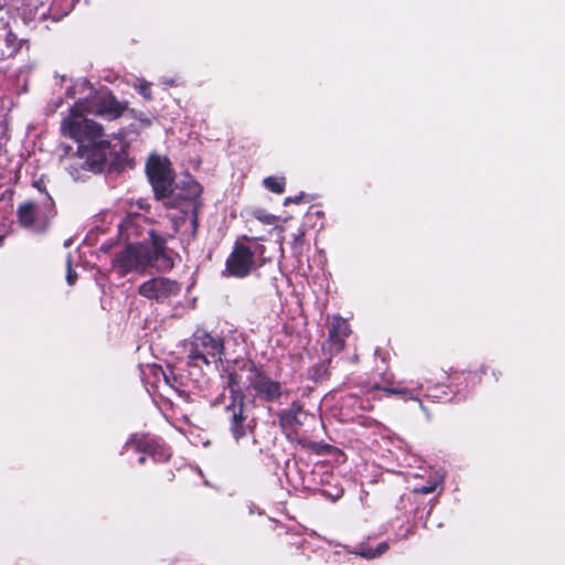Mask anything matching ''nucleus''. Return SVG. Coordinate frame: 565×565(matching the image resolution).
Wrapping results in <instances>:
<instances>
[{"label": "nucleus", "mask_w": 565, "mask_h": 565, "mask_svg": "<svg viewBox=\"0 0 565 565\" xmlns=\"http://www.w3.org/2000/svg\"><path fill=\"white\" fill-rule=\"evenodd\" d=\"M387 550H388V543L382 542L376 546L375 550L371 548L366 544H360L351 553L359 555L361 557H364L366 559H372V558H376V557L383 555Z\"/></svg>", "instance_id": "obj_20"}, {"label": "nucleus", "mask_w": 565, "mask_h": 565, "mask_svg": "<svg viewBox=\"0 0 565 565\" xmlns=\"http://www.w3.org/2000/svg\"><path fill=\"white\" fill-rule=\"evenodd\" d=\"M67 98L82 97L84 111L107 119L118 118L125 107L108 92H98L85 78H79L66 89Z\"/></svg>", "instance_id": "obj_3"}, {"label": "nucleus", "mask_w": 565, "mask_h": 565, "mask_svg": "<svg viewBox=\"0 0 565 565\" xmlns=\"http://www.w3.org/2000/svg\"><path fill=\"white\" fill-rule=\"evenodd\" d=\"M409 384L411 385L407 386L404 385L403 382H399L395 385L388 377H383L382 384L363 385L361 387V392L365 395V397H360L354 394H348L343 396L342 407L352 409H372L373 404L371 399H375L377 391H384L388 394L399 395L405 401H420L419 396L424 393L423 383H414L412 381Z\"/></svg>", "instance_id": "obj_4"}, {"label": "nucleus", "mask_w": 565, "mask_h": 565, "mask_svg": "<svg viewBox=\"0 0 565 565\" xmlns=\"http://www.w3.org/2000/svg\"><path fill=\"white\" fill-rule=\"evenodd\" d=\"M247 372V382L255 395L266 402H274L282 395L280 382L269 377L264 371L256 367L253 363H244Z\"/></svg>", "instance_id": "obj_12"}, {"label": "nucleus", "mask_w": 565, "mask_h": 565, "mask_svg": "<svg viewBox=\"0 0 565 565\" xmlns=\"http://www.w3.org/2000/svg\"><path fill=\"white\" fill-rule=\"evenodd\" d=\"M111 248V244L103 243L100 245V250L107 253Z\"/></svg>", "instance_id": "obj_31"}, {"label": "nucleus", "mask_w": 565, "mask_h": 565, "mask_svg": "<svg viewBox=\"0 0 565 565\" xmlns=\"http://www.w3.org/2000/svg\"><path fill=\"white\" fill-rule=\"evenodd\" d=\"M425 396H427V397H431V398H437V397H438L437 395L431 394V393H429V392H426V393H425Z\"/></svg>", "instance_id": "obj_33"}, {"label": "nucleus", "mask_w": 565, "mask_h": 565, "mask_svg": "<svg viewBox=\"0 0 565 565\" xmlns=\"http://www.w3.org/2000/svg\"><path fill=\"white\" fill-rule=\"evenodd\" d=\"M151 84L145 79H137V82L134 84V87L138 90V93L147 100L152 99L151 94Z\"/></svg>", "instance_id": "obj_24"}, {"label": "nucleus", "mask_w": 565, "mask_h": 565, "mask_svg": "<svg viewBox=\"0 0 565 565\" xmlns=\"http://www.w3.org/2000/svg\"><path fill=\"white\" fill-rule=\"evenodd\" d=\"M279 425L286 433L288 438H292L298 434L299 428L305 425L309 418V414L303 411L299 402H292L289 407L282 409L278 414Z\"/></svg>", "instance_id": "obj_15"}, {"label": "nucleus", "mask_w": 565, "mask_h": 565, "mask_svg": "<svg viewBox=\"0 0 565 565\" xmlns=\"http://www.w3.org/2000/svg\"><path fill=\"white\" fill-rule=\"evenodd\" d=\"M148 179L152 185L157 199L167 200L166 205L177 206L180 205L181 212L185 215L184 206L190 210V225L192 227L191 236H195L198 226V216L195 212V199L201 193V185L191 177H186L183 181L184 188L179 191L173 188V175L170 168V161L167 158L159 156H151L146 164Z\"/></svg>", "instance_id": "obj_1"}, {"label": "nucleus", "mask_w": 565, "mask_h": 565, "mask_svg": "<svg viewBox=\"0 0 565 565\" xmlns=\"http://www.w3.org/2000/svg\"><path fill=\"white\" fill-rule=\"evenodd\" d=\"M188 363L193 366L217 365L224 355V340L198 329L184 344Z\"/></svg>", "instance_id": "obj_7"}, {"label": "nucleus", "mask_w": 565, "mask_h": 565, "mask_svg": "<svg viewBox=\"0 0 565 565\" xmlns=\"http://www.w3.org/2000/svg\"><path fill=\"white\" fill-rule=\"evenodd\" d=\"M110 141L100 138L86 145L78 146L77 158L82 160L81 169L99 172L104 169L108 159L115 154Z\"/></svg>", "instance_id": "obj_11"}, {"label": "nucleus", "mask_w": 565, "mask_h": 565, "mask_svg": "<svg viewBox=\"0 0 565 565\" xmlns=\"http://www.w3.org/2000/svg\"><path fill=\"white\" fill-rule=\"evenodd\" d=\"M263 184L273 193L281 194L285 191L286 179L284 177L270 175L264 179Z\"/></svg>", "instance_id": "obj_22"}, {"label": "nucleus", "mask_w": 565, "mask_h": 565, "mask_svg": "<svg viewBox=\"0 0 565 565\" xmlns=\"http://www.w3.org/2000/svg\"><path fill=\"white\" fill-rule=\"evenodd\" d=\"M138 291L142 297L160 302L177 296L180 285L166 277H154L141 284Z\"/></svg>", "instance_id": "obj_14"}, {"label": "nucleus", "mask_w": 565, "mask_h": 565, "mask_svg": "<svg viewBox=\"0 0 565 565\" xmlns=\"http://www.w3.org/2000/svg\"><path fill=\"white\" fill-rule=\"evenodd\" d=\"M265 252L259 238L243 236L226 259V270L231 276L246 277L266 263Z\"/></svg>", "instance_id": "obj_5"}, {"label": "nucleus", "mask_w": 565, "mask_h": 565, "mask_svg": "<svg viewBox=\"0 0 565 565\" xmlns=\"http://www.w3.org/2000/svg\"><path fill=\"white\" fill-rule=\"evenodd\" d=\"M84 111L82 97L70 109V115L61 122L62 135L74 139L78 146L86 145L100 138L102 126L92 119Z\"/></svg>", "instance_id": "obj_8"}, {"label": "nucleus", "mask_w": 565, "mask_h": 565, "mask_svg": "<svg viewBox=\"0 0 565 565\" xmlns=\"http://www.w3.org/2000/svg\"><path fill=\"white\" fill-rule=\"evenodd\" d=\"M300 199H301L300 196H295L294 199H291V198H287V199H286V204H287L288 202L299 203V202H300Z\"/></svg>", "instance_id": "obj_32"}, {"label": "nucleus", "mask_w": 565, "mask_h": 565, "mask_svg": "<svg viewBox=\"0 0 565 565\" xmlns=\"http://www.w3.org/2000/svg\"><path fill=\"white\" fill-rule=\"evenodd\" d=\"M252 215L258 220L259 222L264 223V224H267V225H273L277 222L278 217L274 214H270L268 212H266L265 210L263 209H255L253 212H252Z\"/></svg>", "instance_id": "obj_23"}, {"label": "nucleus", "mask_w": 565, "mask_h": 565, "mask_svg": "<svg viewBox=\"0 0 565 565\" xmlns=\"http://www.w3.org/2000/svg\"><path fill=\"white\" fill-rule=\"evenodd\" d=\"M171 218L173 220V223H174V231L178 232L179 231V227H180V221L182 220L183 221V216L179 217L177 215H172Z\"/></svg>", "instance_id": "obj_29"}, {"label": "nucleus", "mask_w": 565, "mask_h": 565, "mask_svg": "<svg viewBox=\"0 0 565 565\" xmlns=\"http://www.w3.org/2000/svg\"><path fill=\"white\" fill-rule=\"evenodd\" d=\"M25 40L19 39L9 28L0 29V61L17 55Z\"/></svg>", "instance_id": "obj_17"}, {"label": "nucleus", "mask_w": 565, "mask_h": 565, "mask_svg": "<svg viewBox=\"0 0 565 565\" xmlns=\"http://www.w3.org/2000/svg\"><path fill=\"white\" fill-rule=\"evenodd\" d=\"M129 450L148 454L157 462L167 461L171 457V451L166 445L146 434L131 435L124 446V451Z\"/></svg>", "instance_id": "obj_13"}, {"label": "nucleus", "mask_w": 565, "mask_h": 565, "mask_svg": "<svg viewBox=\"0 0 565 565\" xmlns=\"http://www.w3.org/2000/svg\"><path fill=\"white\" fill-rule=\"evenodd\" d=\"M167 383L164 390L170 388L175 391L179 395H188L190 393V383L188 379L181 373H177L174 369L168 367Z\"/></svg>", "instance_id": "obj_19"}, {"label": "nucleus", "mask_w": 565, "mask_h": 565, "mask_svg": "<svg viewBox=\"0 0 565 565\" xmlns=\"http://www.w3.org/2000/svg\"><path fill=\"white\" fill-rule=\"evenodd\" d=\"M226 386L231 394V402L225 405L228 431L236 445H242L243 441H250L254 445L256 443L254 438L255 420L246 413L241 376L235 372H228Z\"/></svg>", "instance_id": "obj_2"}, {"label": "nucleus", "mask_w": 565, "mask_h": 565, "mask_svg": "<svg viewBox=\"0 0 565 565\" xmlns=\"http://www.w3.org/2000/svg\"><path fill=\"white\" fill-rule=\"evenodd\" d=\"M152 260V252L142 242L129 243L111 260V268L120 277L132 271H143Z\"/></svg>", "instance_id": "obj_9"}, {"label": "nucleus", "mask_w": 565, "mask_h": 565, "mask_svg": "<svg viewBox=\"0 0 565 565\" xmlns=\"http://www.w3.org/2000/svg\"><path fill=\"white\" fill-rule=\"evenodd\" d=\"M351 330L349 322L340 316L333 317L329 330L328 340L323 347L330 354H338L344 348L345 339Z\"/></svg>", "instance_id": "obj_16"}, {"label": "nucleus", "mask_w": 565, "mask_h": 565, "mask_svg": "<svg viewBox=\"0 0 565 565\" xmlns=\"http://www.w3.org/2000/svg\"><path fill=\"white\" fill-rule=\"evenodd\" d=\"M147 456H149L148 454H145V452H141V456H139L138 458V463L139 465H143L147 460Z\"/></svg>", "instance_id": "obj_30"}, {"label": "nucleus", "mask_w": 565, "mask_h": 565, "mask_svg": "<svg viewBox=\"0 0 565 565\" xmlns=\"http://www.w3.org/2000/svg\"><path fill=\"white\" fill-rule=\"evenodd\" d=\"M34 185L39 189L40 196L20 204L17 216L23 228L41 234L49 228L56 214V210L51 195L42 191L39 182H35Z\"/></svg>", "instance_id": "obj_6"}, {"label": "nucleus", "mask_w": 565, "mask_h": 565, "mask_svg": "<svg viewBox=\"0 0 565 565\" xmlns=\"http://www.w3.org/2000/svg\"><path fill=\"white\" fill-rule=\"evenodd\" d=\"M287 479L292 484L294 488H308V486L305 483V480L299 476H290L287 475Z\"/></svg>", "instance_id": "obj_27"}, {"label": "nucleus", "mask_w": 565, "mask_h": 565, "mask_svg": "<svg viewBox=\"0 0 565 565\" xmlns=\"http://www.w3.org/2000/svg\"><path fill=\"white\" fill-rule=\"evenodd\" d=\"M66 169L68 170V173L71 174V177L74 180H77L81 178L79 170L77 168H75L74 166H68Z\"/></svg>", "instance_id": "obj_28"}, {"label": "nucleus", "mask_w": 565, "mask_h": 565, "mask_svg": "<svg viewBox=\"0 0 565 565\" xmlns=\"http://www.w3.org/2000/svg\"><path fill=\"white\" fill-rule=\"evenodd\" d=\"M117 227L119 236L127 242L147 244L148 238H150L156 247L163 244L161 236L154 233L148 218L142 214H128Z\"/></svg>", "instance_id": "obj_10"}, {"label": "nucleus", "mask_w": 565, "mask_h": 565, "mask_svg": "<svg viewBox=\"0 0 565 565\" xmlns=\"http://www.w3.org/2000/svg\"><path fill=\"white\" fill-rule=\"evenodd\" d=\"M77 279V274L72 269V260L71 257H67V275L66 280L68 285H74Z\"/></svg>", "instance_id": "obj_26"}, {"label": "nucleus", "mask_w": 565, "mask_h": 565, "mask_svg": "<svg viewBox=\"0 0 565 565\" xmlns=\"http://www.w3.org/2000/svg\"><path fill=\"white\" fill-rule=\"evenodd\" d=\"M298 443L303 447V448H307L309 450H312L315 452H321L326 446L321 445L320 443H316V441H311V440H308V439H299Z\"/></svg>", "instance_id": "obj_25"}, {"label": "nucleus", "mask_w": 565, "mask_h": 565, "mask_svg": "<svg viewBox=\"0 0 565 565\" xmlns=\"http://www.w3.org/2000/svg\"><path fill=\"white\" fill-rule=\"evenodd\" d=\"M168 370L157 364L147 365L143 371V381L146 385L151 386L154 391H164V383H167Z\"/></svg>", "instance_id": "obj_18"}, {"label": "nucleus", "mask_w": 565, "mask_h": 565, "mask_svg": "<svg viewBox=\"0 0 565 565\" xmlns=\"http://www.w3.org/2000/svg\"><path fill=\"white\" fill-rule=\"evenodd\" d=\"M433 477L428 480V482L424 486L414 489L415 493L428 494L434 492L438 486H440L444 481V473L440 471H435Z\"/></svg>", "instance_id": "obj_21"}]
</instances>
